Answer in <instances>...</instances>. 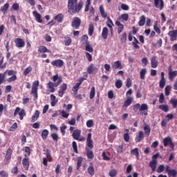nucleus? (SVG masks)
<instances>
[{
  "instance_id": "1",
  "label": "nucleus",
  "mask_w": 177,
  "mask_h": 177,
  "mask_svg": "<svg viewBox=\"0 0 177 177\" xmlns=\"http://www.w3.org/2000/svg\"><path fill=\"white\" fill-rule=\"evenodd\" d=\"M77 0H68V12L71 15H75V13H80V10L82 9L84 6V1H80L77 4Z\"/></svg>"
},
{
  "instance_id": "2",
  "label": "nucleus",
  "mask_w": 177,
  "mask_h": 177,
  "mask_svg": "<svg viewBox=\"0 0 177 177\" xmlns=\"http://www.w3.org/2000/svg\"><path fill=\"white\" fill-rule=\"evenodd\" d=\"M160 156V153H156L152 156V160L149 162V167L154 172L156 171V169L157 168V158H158V156Z\"/></svg>"
},
{
  "instance_id": "3",
  "label": "nucleus",
  "mask_w": 177,
  "mask_h": 177,
  "mask_svg": "<svg viewBox=\"0 0 177 177\" xmlns=\"http://www.w3.org/2000/svg\"><path fill=\"white\" fill-rule=\"evenodd\" d=\"M100 66L91 64L87 68L88 74H96L99 71Z\"/></svg>"
},
{
  "instance_id": "4",
  "label": "nucleus",
  "mask_w": 177,
  "mask_h": 177,
  "mask_svg": "<svg viewBox=\"0 0 177 177\" xmlns=\"http://www.w3.org/2000/svg\"><path fill=\"white\" fill-rule=\"evenodd\" d=\"M15 71L13 70H6L3 73H0V84H2L3 81H5V78H6V75L8 77H10V75H13Z\"/></svg>"
},
{
  "instance_id": "5",
  "label": "nucleus",
  "mask_w": 177,
  "mask_h": 177,
  "mask_svg": "<svg viewBox=\"0 0 177 177\" xmlns=\"http://www.w3.org/2000/svg\"><path fill=\"white\" fill-rule=\"evenodd\" d=\"M72 136L75 140H79V142H84L85 140V138L83 137L80 138L81 136V130L80 129H75L73 131Z\"/></svg>"
},
{
  "instance_id": "6",
  "label": "nucleus",
  "mask_w": 177,
  "mask_h": 177,
  "mask_svg": "<svg viewBox=\"0 0 177 177\" xmlns=\"http://www.w3.org/2000/svg\"><path fill=\"white\" fill-rule=\"evenodd\" d=\"M38 86H39V81L35 80L32 83L31 93L34 95V97L37 99L38 97Z\"/></svg>"
},
{
  "instance_id": "7",
  "label": "nucleus",
  "mask_w": 177,
  "mask_h": 177,
  "mask_svg": "<svg viewBox=\"0 0 177 177\" xmlns=\"http://www.w3.org/2000/svg\"><path fill=\"white\" fill-rule=\"evenodd\" d=\"M17 114L19 115V120H23L26 115V111L24 109H20L19 107H17L14 113V115L16 116Z\"/></svg>"
},
{
  "instance_id": "8",
  "label": "nucleus",
  "mask_w": 177,
  "mask_h": 177,
  "mask_svg": "<svg viewBox=\"0 0 177 177\" xmlns=\"http://www.w3.org/2000/svg\"><path fill=\"white\" fill-rule=\"evenodd\" d=\"M150 2H153V0H149ZM154 6L159 9L160 10H162L164 9V1L163 0H153Z\"/></svg>"
},
{
  "instance_id": "9",
  "label": "nucleus",
  "mask_w": 177,
  "mask_h": 177,
  "mask_svg": "<svg viewBox=\"0 0 177 177\" xmlns=\"http://www.w3.org/2000/svg\"><path fill=\"white\" fill-rule=\"evenodd\" d=\"M80 26H81V19L78 17H75L72 22V27L75 28V30H78Z\"/></svg>"
},
{
  "instance_id": "10",
  "label": "nucleus",
  "mask_w": 177,
  "mask_h": 177,
  "mask_svg": "<svg viewBox=\"0 0 177 177\" xmlns=\"http://www.w3.org/2000/svg\"><path fill=\"white\" fill-rule=\"evenodd\" d=\"M66 91H67V84L64 83L60 86V88L58 91V96H59V97H63V95H64Z\"/></svg>"
},
{
  "instance_id": "11",
  "label": "nucleus",
  "mask_w": 177,
  "mask_h": 177,
  "mask_svg": "<svg viewBox=\"0 0 177 177\" xmlns=\"http://www.w3.org/2000/svg\"><path fill=\"white\" fill-rule=\"evenodd\" d=\"M53 82L55 84V88H57V86H59V85H60V84H62V77H59L58 75H55L53 77Z\"/></svg>"
},
{
  "instance_id": "12",
  "label": "nucleus",
  "mask_w": 177,
  "mask_h": 177,
  "mask_svg": "<svg viewBox=\"0 0 177 177\" xmlns=\"http://www.w3.org/2000/svg\"><path fill=\"white\" fill-rule=\"evenodd\" d=\"M87 147L90 149H93V140H92V134L89 133L86 139Z\"/></svg>"
},
{
  "instance_id": "13",
  "label": "nucleus",
  "mask_w": 177,
  "mask_h": 177,
  "mask_svg": "<svg viewBox=\"0 0 177 177\" xmlns=\"http://www.w3.org/2000/svg\"><path fill=\"white\" fill-rule=\"evenodd\" d=\"M144 138L145 133H143V131H140L138 135H136V136L135 141L136 142V143H139V142H140V140H143Z\"/></svg>"
},
{
  "instance_id": "14",
  "label": "nucleus",
  "mask_w": 177,
  "mask_h": 177,
  "mask_svg": "<svg viewBox=\"0 0 177 177\" xmlns=\"http://www.w3.org/2000/svg\"><path fill=\"white\" fill-rule=\"evenodd\" d=\"M140 111H144V115H147V111H149V106L147 104H142L140 106Z\"/></svg>"
},
{
  "instance_id": "15",
  "label": "nucleus",
  "mask_w": 177,
  "mask_h": 177,
  "mask_svg": "<svg viewBox=\"0 0 177 177\" xmlns=\"http://www.w3.org/2000/svg\"><path fill=\"white\" fill-rule=\"evenodd\" d=\"M112 68H113V70H117V68H119V70H122V68H124L122 64H121V62L120 61H116L113 62V64H112Z\"/></svg>"
},
{
  "instance_id": "16",
  "label": "nucleus",
  "mask_w": 177,
  "mask_h": 177,
  "mask_svg": "<svg viewBox=\"0 0 177 177\" xmlns=\"http://www.w3.org/2000/svg\"><path fill=\"white\" fill-rule=\"evenodd\" d=\"M52 66H55V67H62L64 62L62 59H57L51 62Z\"/></svg>"
},
{
  "instance_id": "17",
  "label": "nucleus",
  "mask_w": 177,
  "mask_h": 177,
  "mask_svg": "<svg viewBox=\"0 0 177 177\" xmlns=\"http://www.w3.org/2000/svg\"><path fill=\"white\" fill-rule=\"evenodd\" d=\"M143 129L145 131V135H146V136H150V132L151 131V129L150 128V125L147 124H143Z\"/></svg>"
},
{
  "instance_id": "18",
  "label": "nucleus",
  "mask_w": 177,
  "mask_h": 177,
  "mask_svg": "<svg viewBox=\"0 0 177 177\" xmlns=\"http://www.w3.org/2000/svg\"><path fill=\"white\" fill-rule=\"evenodd\" d=\"M128 19H129V15L124 13V14H122L116 21H128Z\"/></svg>"
},
{
  "instance_id": "19",
  "label": "nucleus",
  "mask_w": 177,
  "mask_h": 177,
  "mask_svg": "<svg viewBox=\"0 0 177 177\" xmlns=\"http://www.w3.org/2000/svg\"><path fill=\"white\" fill-rule=\"evenodd\" d=\"M151 66L152 68H157V66H158V60H157V57H152L151 58Z\"/></svg>"
},
{
  "instance_id": "20",
  "label": "nucleus",
  "mask_w": 177,
  "mask_h": 177,
  "mask_svg": "<svg viewBox=\"0 0 177 177\" xmlns=\"http://www.w3.org/2000/svg\"><path fill=\"white\" fill-rule=\"evenodd\" d=\"M82 81H84V79H80V82L77 83L76 85L73 87L72 91L75 95H77L78 89H80V86H81V84H82Z\"/></svg>"
},
{
  "instance_id": "21",
  "label": "nucleus",
  "mask_w": 177,
  "mask_h": 177,
  "mask_svg": "<svg viewBox=\"0 0 177 177\" xmlns=\"http://www.w3.org/2000/svg\"><path fill=\"white\" fill-rule=\"evenodd\" d=\"M177 75V71H172V69L169 68V78L171 81H174V78Z\"/></svg>"
},
{
  "instance_id": "22",
  "label": "nucleus",
  "mask_w": 177,
  "mask_h": 177,
  "mask_svg": "<svg viewBox=\"0 0 177 177\" xmlns=\"http://www.w3.org/2000/svg\"><path fill=\"white\" fill-rule=\"evenodd\" d=\"M47 88L48 91H50L51 93H53V92L56 91V89L55 88H56V86H55V83H52V82L48 83Z\"/></svg>"
},
{
  "instance_id": "23",
  "label": "nucleus",
  "mask_w": 177,
  "mask_h": 177,
  "mask_svg": "<svg viewBox=\"0 0 177 177\" xmlns=\"http://www.w3.org/2000/svg\"><path fill=\"white\" fill-rule=\"evenodd\" d=\"M32 15L37 23H42V19L41 18V15L37 11H33Z\"/></svg>"
},
{
  "instance_id": "24",
  "label": "nucleus",
  "mask_w": 177,
  "mask_h": 177,
  "mask_svg": "<svg viewBox=\"0 0 177 177\" xmlns=\"http://www.w3.org/2000/svg\"><path fill=\"white\" fill-rule=\"evenodd\" d=\"M169 35L170 37L171 41H175V39H176V37H177V30H171V31L169 32Z\"/></svg>"
},
{
  "instance_id": "25",
  "label": "nucleus",
  "mask_w": 177,
  "mask_h": 177,
  "mask_svg": "<svg viewBox=\"0 0 177 177\" xmlns=\"http://www.w3.org/2000/svg\"><path fill=\"white\" fill-rule=\"evenodd\" d=\"M115 25L117 26V27H118V34H121V32H122V31L124 30V25L122 24H121V22H120V21H116Z\"/></svg>"
},
{
  "instance_id": "26",
  "label": "nucleus",
  "mask_w": 177,
  "mask_h": 177,
  "mask_svg": "<svg viewBox=\"0 0 177 177\" xmlns=\"http://www.w3.org/2000/svg\"><path fill=\"white\" fill-rule=\"evenodd\" d=\"M164 147L169 146L172 143V138L171 137H166L163 139Z\"/></svg>"
},
{
  "instance_id": "27",
  "label": "nucleus",
  "mask_w": 177,
  "mask_h": 177,
  "mask_svg": "<svg viewBox=\"0 0 177 177\" xmlns=\"http://www.w3.org/2000/svg\"><path fill=\"white\" fill-rule=\"evenodd\" d=\"M57 104V100L56 99V96L55 95H50V105L52 107H55Z\"/></svg>"
},
{
  "instance_id": "28",
  "label": "nucleus",
  "mask_w": 177,
  "mask_h": 177,
  "mask_svg": "<svg viewBox=\"0 0 177 177\" xmlns=\"http://www.w3.org/2000/svg\"><path fill=\"white\" fill-rule=\"evenodd\" d=\"M99 9L102 17L106 19V17H107V13L104 10V7H103V5L100 6Z\"/></svg>"
},
{
  "instance_id": "29",
  "label": "nucleus",
  "mask_w": 177,
  "mask_h": 177,
  "mask_svg": "<svg viewBox=\"0 0 177 177\" xmlns=\"http://www.w3.org/2000/svg\"><path fill=\"white\" fill-rule=\"evenodd\" d=\"M22 165L24 168H25V169H28L29 167H30V162H28V158H25L22 160Z\"/></svg>"
},
{
  "instance_id": "30",
  "label": "nucleus",
  "mask_w": 177,
  "mask_h": 177,
  "mask_svg": "<svg viewBox=\"0 0 177 177\" xmlns=\"http://www.w3.org/2000/svg\"><path fill=\"white\" fill-rule=\"evenodd\" d=\"M145 23H146V17H145V15H141L140 17V20L138 21V26H140V27H143Z\"/></svg>"
},
{
  "instance_id": "31",
  "label": "nucleus",
  "mask_w": 177,
  "mask_h": 177,
  "mask_svg": "<svg viewBox=\"0 0 177 177\" xmlns=\"http://www.w3.org/2000/svg\"><path fill=\"white\" fill-rule=\"evenodd\" d=\"M83 161H84V158L81 156L77 158V169H80V168H81Z\"/></svg>"
},
{
  "instance_id": "32",
  "label": "nucleus",
  "mask_w": 177,
  "mask_h": 177,
  "mask_svg": "<svg viewBox=\"0 0 177 177\" xmlns=\"http://www.w3.org/2000/svg\"><path fill=\"white\" fill-rule=\"evenodd\" d=\"M46 52H50L49 50L46 49V47L44 46H41L39 47L38 53L41 55V53H45Z\"/></svg>"
},
{
  "instance_id": "33",
  "label": "nucleus",
  "mask_w": 177,
  "mask_h": 177,
  "mask_svg": "<svg viewBox=\"0 0 177 177\" xmlns=\"http://www.w3.org/2000/svg\"><path fill=\"white\" fill-rule=\"evenodd\" d=\"M109 34V29L105 27L102 29V37L104 39H107V35Z\"/></svg>"
},
{
  "instance_id": "34",
  "label": "nucleus",
  "mask_w": 177,
  "mask_h": 177,
  "mask_svg": "<svg viewBox=\"0 0 177 177\" xmlns=\"http://www.w3.org/2000/svg\"><path fill=\"white\" fill-rule=\"evenodd\" d=\"M8 9H9V3H6V4H4L3 6L0 8V12H2V13L5 15V13H6V12L8 11Z\"/></svg>"
},
{
  "instance_id": "35",
  "label": "nucleus",
  "mask_w": 177,
  "mask_h": 177,
  "mask_svg": "<svg viewBox=\"0 0 177 177\" xmlns=\"http://www.w3.org/2000/svg\"><path fill=\"white\" fill-rule=\"evenodd\" d=\"M129 40L132 41L133 45H138V44H139V41H138V39L131 35V34L129 35Z\"/></svg>"
},
{
  "instance_id": "36",
  "label": "nucleus",
  "mask_w": 177,
  "mask_h": 177,
  "mask_svg": "<svg viewBox=\"0 0 177 177\" xmlns=\"http://www.w3.org/2000/svg\"><path fill=\"white\" fill-rule=\"evenodd\" d=\"M39 117V111H35V114L32 116V122H35L38 120V118Z\"/></svg>"
},
{
  "instance_id": "37",
  "label": "nucleus",
  "mask_w": 177,
  "mask_h": 177,
  "mask_svg": "<svg viewBox=\"0 0 177 177\" xmlns=\"http://www.w3.org/2000/svg\"><path fill=\"white\" fill-rule=\"evenodd\" d=\"M132 100H133V98H132L131 97H128L124 103V106L128 107V106H129L131 103H132Z\"/></svg>"
},
{
  "instance_id": "38",
  "label": "nucleus",
  "mask_w": 177,
  "mask_h": 177,
  "mask_svg": "<svg viewBox=\"0 0 177 177\" xmlns=\"http://www.w3.org/2000/svg\"><path fill=\"white\" fill-rule=\"evenodd\" d=\"M125 133L124 134V142H129V130L128 129H125Z\"/></svg>"
},
{
  "instance_id": "39",
  "label": "nucleus",
  "mask_w": 177,
  "mask_h": 177,
  "mask_svg": "<svg viewBox=\"0 0 177 177\" xmlns=\"http://www.w3.org/2000/svg\"><path fill=\"white\" fill-rule=\"evenodd\" d=\"M87 172L91 176H93V175H95V169L93 168V165H90L88 167V168L87 169Z\"/></svg>"
},
{
  "instance_id": "40",
  "label": "nucleus",
  "mask_w": 177,
  "mask_h": 177,
  "mask_svg": "<svg viewBox=\"0 0 177 177\" xmlns=\"http://www.w3.org/2000/svg\"><path fill=\"white\" fill-rule=\"evenodd\" d=\"M12 149H8L6 151V154L5 156L6 160H10L11 157H12Z\"/></svg>"
},
{
  "instance_id": "41",
  "label": "nucleus",
  "mask_w": 177,
  "mask_h": 177,
  "mask_svg": "<svg viewBox=\"0 0 177 177\" xmlns=\"http://www.w3.org/2000/svg\"><path fill=\"white\" fill-rule=\"evenodd\" d=\"M131 154H133V156H136V158H139V149L134 148L131 151Z\"/></svg>"
},
{
  "instance_id": "42",
  "label": "nucleus",
  "mask_w": 177,
  "mask_h": 177,
  "mask_svg": "<svg viewBox=\"0 0 177 177\" xmlns=\"http://www.w3.org/2000/svg\"><path fill=\"white\" fill-rule=\"evenodd\" d=\"M48 135H49V131L47 129H44L41 132V138L44 140L48 138Z\"/></svg>"
},
{
  "instance_id": "43",
  "label": "nucleus",
  "mask_w": 177,
  "mask_h": 177,
  "mask_svg": "<svg viewBox=\"0 0 177 177\" xmlns=\"http://www.w3.org/2000/svg\"><path fill=\"white\" fill-rule=\"evenodd\" d=\"M86 125L87 128H92V127H93V125H95V122L92 119L88 120L86 121Z\"/></svg>"
},
{
  "instance_id": "44",
  "label": "nucleus",
  "mask_w": 177,
  "mask_h": 177,
  "mask_svg": "<svg viewBox=\"0 0 177 177\" xmlns=\"http://www.w3.org/2000/svg\"><path fill=\"white\" fill-rule=\"evenodd\" d=\"M91 0H86L85 3V8L84 12H89V9L91 8Z\"/></svg>"
},
{
  "instance_id": "45",
  "label": "nucleus",
  "mask_w": 177,
  "mask_h": 177,
  "mask_svg": "<svg viewBox=\"0 0 177 177\" xmlns=\"http://www.w3.org/2000/svg\"><path fill=\"white\" fill-rule=\"evenodd\" d=\"M159 109H160V110H162V111H165V113H168V111L169 110L168 105H164V104L160 105Z\"/></svg>"
},
{
  "instance_id": "46",
  "label": "nucleus",
  "mask_w": 177,
  "mask_h": 177,
  "mask_svg": "<svg viewBox=\"0 0 177 177\" xmlns=\"http://www.w3.org/2000/svg\"><path fill=\"white\" fill-rule=\"evenodd\" d=\"M0 68H6V63H3V56L0 55Z\"/></svg>"
},
{
  "instance_id": "47",
  "label": "nucleus",
  "mask_w": 177,
  "mask_h": 177,
  "mask_svg": "<svg viewBox=\"0 0 177 177\" xmlns=\"http://www.w3.org/2000/svg\"><path fill=\"white\" fill-rule=\"evenodd\" d=\"M16 80H17V76H16V75H15V71H14L13 75H12L10 77L7 79V82H13L16 81Z\"/></svg>"
},
{
  "instance_id": "48",
  "label": "nucleus",
  "mask_w": 177,
  "mask_h": 177,
  "mask_svg": "<svg viewBox=\"0 0 177 177\" xmlns=\"http://www.w3.org/2000/svg\"><path fill=\"white\" fill-rule=\"evenodd\" d=\"M32 71V67L31 66H28L24 71V75H28Z\"/></svg>"
},
{
  "instance_id": "49",
  "label": "nucleus",
  "mask_w": 177,
  "mask_h": 177,
  "mask_svg": "<svg viewBox=\"0 0 177 177\" xmlns=\"http://www.w3.org/2000/svg\"><path fill=\"white\" fill-rule=\"evenodd\" d=\"M94 30H95V26H93L92 24H90L89 28H88V35H90V37H92Z\"/></svg>"
},
{
  "instance_id": "50",
  "label": "nucleus",
  "mask_w": 177,
  "mask_h": 177,
  "mask_svg": "<svg viewBox=\"0 0 177 177\" xmlns=\"http://www.w3.org/2000/svg\"><path fill=\"white\" fill-rule=\"evenodd\" d=\"M82 44L83 45H89V42L88 41V37L86 35H84L82 37Z\"/></svg>"
},
{
  "instance_id": "51",
  "label": "nucleus",
  "mask_w": 177,
  "mask_h": 177,
  "mask_svg": "<svg viewBox=\"0 0 177 177\" xmlns=\"http://www.w3.org/2000/svg\"><path fill=\"white\" fill-rule=\"evenodd\" d=\"M55 20L57 21V23H62L63 21V15L62 14H59L55 17Z\"/></svg>"
},
{
  "instance_id": "52",
  "label": "nucleus",
  "mask_w": 177,
  "mask_h": 177,
  "mask_svg": "<svg viewBox=\"0 0 177 177\" xmlns=\"http://www.w3.org/2000/svg\"><path fill=\"white\" fill-rule=\"evenodd\" d=\"M147 70L146 68H142L140 72V77L141 78V80H145V75H146V73H147Z\"/></svg>"
},
{
  "instance_id": "53",
  "label": "nucleus",
  "mask_w": 177,
  "mask_h": 177,
  "mask_svg": "<svg viewBox=\"0 0 177 177\" xmlns=\"http://www.w3.org/2000/svg\"><path fill=\"white\" fill-rule=\"evenodd\" d=\"M164 169H165V167L164 166V165H160L158 166L156 171L158 172V174H161V172L164 171Z\"/></svg>"
},
{
  "instance_id": "54",
  "label": "nucleus",
  "mask_w": 177,
  "mask_h": 177,
  "mask_svg": "<svg viewBox=\"0 0 177 177\" xmlns=\"http://www.w3.org/2000/svg\"><path fill=\"white\" fill-rule=\"evenodd\" d=\"M109 176H111V177L116 176V175H117V169H111V170L109 171Z\"/></svg>"
},
{
  "instance_id": "55",
  "label": "nucleus",
  "mask_w": 177,
  "mask_h": 177,
  "mask_svg": "<svg viewBox=\"0 0 177 177\" xmlns=\"http://www.w3.org/2000/svg\"><path fill=\"white\" fill-rule=\"evenodd\" d=\"M106 24L109 28H113V26H114V24H113V20H111V19L110 18H108Z\"/></svg>"
},
{
  "instance_id": "56",
  "label": "nucleus",
  "mask_w": 177,
  "mask_h": 177,
  "mask_svg": "<svg viewBox=\"0 0 177 177\" xmlns=\"http://www.w3.org/2000/svg\"><path fill=\"white\" fill-rule=\"evenodd\" d=\"M153 30L157 32V34H161V30H160V28L157 26V22H155V24L153 26Z\"/></svg>"
},
{
  "instance_id": "57",
  "label": "nucleus",
  "mask_w": 177,
  "mask_h": 177,
  "mask_svg": "<svg viewBox=\"0 0 177 177\" xmlns=\"http://www.w3.org/2000/svg\"><path fill=\"white\" fill-rule=\"evenodd\" d=\"M15 42L16 45H24V41L21 39H15Z\"/></svg>"
},
{
  "instance_id": "58",
  "label": "nucleus",
  "mask_w": 177,
  "mask_h": 177,
  "mask_svg": "<svg viewBox=\"0 0 177 177\" xmlns=\"http://www.w3.org/2000/svg\"><path fill=\"white\" fill-rule=\"evenodd\" d=\"M170 103L173 106V109H176L177 106V99H171L170 100Z\"/></svg>"
},
{
  "instance_id": "59",
  "label": "nucleus",
  "mask_w": 177,
  "mask_h": 177,
  "mask_svg": "<svg viewBox=\"0 0 177 177\" xmlns=\"http://www.w3.org/2000/svg\"><path fill=\"white\" fill-rule=\"evenodd\" d=\"M115 86L118 88V89H120V88L122 86V81H121V80H116Z\"/></svg>"
},
{
  "instance_id": "60",
  "label": "nucleus",
  "mask_w": 177,
  "mask_h": 177,
  "mask_svg": "<svg viewBox=\"0 0 177 177\" xmlns=\"http://www.w3.org/2000/svg\"><path fill=\"white\" fill-rule=\"evenodd\" d=\"M120 8L122 10H129V6L125 3H122Z\"/></svg>"
},
{
  "instance_id": "61",
  "label": "nucleus",
  "mask_w": 177,
  "mask_h": 177,
  "mask_svg": "<svg viewBox=\"0 0 177 177\" xmlns=\"http://www.w3.org/2000/svg\"><path fill=\"white\" fill-rule=\"evenodd\" d=\"M168 175H169V176L175 177V176H176V175H177V171L175 170V169H171V170L170 171V172L168 173Z\"/></svg>"
},
{
  "instance_id": "62",
  "label": "nucleus",
  "mask_w": 177,
  "mask_h": 177,
  "mask_svg": "<svg viewBox=\"0 0 177 177\" xmlns=\"http://www.w3.org/2000/svg\"><path fill=\"white\" fill-rule=\"evenodd\" d=\"M61 115L64 118H68V115H70V114L68 113H66V111H62Z\"/></svg>"
},
{
  "instance_id": "63",
  "label": "nucleus",
  "mask_w": 177,
  "mask_h": 177,
  "mask_svg": "<svg viewBox=\"0 0 177 177\" xmlns=\"http://www.w3.org/2000/svg\"><path fill=\"white\" fill-rule=\"evenodd\" d=\"M95 97V87H92L90 91V99H93Z\"/></svg>"
},
{
  "instance_id": "64",
  "label": "nucleus",
  "mask_w": 177,
  "mask_h": 177,
  "mask_svg": "<svg viewBox=\"0 0 177 177\" xmlns=\"http://www.w3.org/2000/svg\"><path fill=\"white\" fill-rule=\"evenodd\" d=\"M86 156L88 158H90L92 160V158H93V152L92 151H87Z\"/></svg>"
}]
</instances>
